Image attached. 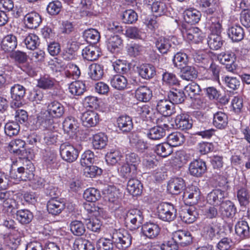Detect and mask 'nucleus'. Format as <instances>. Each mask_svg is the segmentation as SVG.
Masks as SVG:
<instances>
[{
  "mask_svg": "<svg viewBox=\"0 0 250 250\" xmlns=\"http://www.w3.org/2000/svg\"><path fill=\"white\" fill-rule=\"evenodd\" d=\"M176 209L169 203H161L157 208L156 215L159 219L165 222L173 221L176 217Z\"/></svg>",
  "mask_w": 250,
  "mask_h": 250,
  "instance_id": "nucleus-7",
  "label": "nucleus"
},
{
  "mask_svg": "<svg viewBox=\"0 0 250 250\" xmlns=\"http://www.w3.org/2000/svg\"><path fill=\"white\" fill-rule=\"evenodd\" d=\"M139 73L143 78L149 79L156 74L155 68L150 64H143L140 66Z\"/></svg>",
  "mask_w": 250,
  "mask_h": 250,
  "instance_id": "nucleus-52",
  "label": "nucleus"
},
{
  "mask_svg": "<svg viewBox=\"0 0 250 250\" xmlns=\"http://www.w3.org/2000/svg\"><path fill=\"white\" fill-rule=\"evenodd\" d=\"M140 158L134 152H128L125 155V163L121 167L120 172L124 177H134L137 174V165Z\"/></svg>",
  "mask_w": 250,
  "mask_h": 250,
  "instance_id": "nucleus-3",
  "label": "nucleus"
},
{
  "mask_svg": "<svg viewBox=\"0 0 250 250\" xmlns=\"http://www.w3.org/2000/svg\"><path fill=\"white\" fill-rule=\"evenodd\" d=\"M17 219L22 224L29 223L33 219L32 213L28 209H20L17 211Z\"/></svg>",
  "mask_w": 250,
  "mask_h": 250,
  "instance_id": "nucleus-58",
  "label": "nucleus"
},
{
  "mask_svg": "<svg viewBox=\"0 0 250 250\" xmlns=\"http://www.w3.org/2000/svg\"><path fill=\"white\" fill-rule=\"evenodd\" d=\"M185 183L181 178H174L170 179L167 185V189L172 194L180 193L185 188Z\"/></svg>",
  "mask_w": 250,
  "mask_h": 250,
  "instance_id": "nucleus-22",
  "label": "nucleus"
},
{
  "mask_svg": "<svg viewBox=\"0 0 250 250\" xmlns=\"http://www.w3.org/2000/svg\"><path fill=\"white\" fill-rule=\"evenodd\" d=\"M110 83L112 87L119 90L125 89L128 85L126 78L121 75H116L111 77Z\"/></svg>",
  "mask_w": 250,
  "mask_h": 250,
  "instance_id": "nucleus-36",
  "label": "nucleus"
},
{
  "mask_svg": "<svg viewBox=\"0 0 250 250\" xmlns=\"http://www.w3.org/2000/svg\"><path fill=\"white\" fill-rule=\"evenodd\" d=\"M107 137L104 133L100 132L93 135L92 145L95 149H102L107 145Z\"/></svg>",
  "mask_w": 250,
  "mask_h": 250,
  "instance_id": "nucleus-48",
  "label": "nucleus"
},
{
  "mask_svg": "<svg viewBox=\"0 0 250 250\" xmlns=\"http://www.w3.org/2000/svg\"><path fill=\"white\" fill-rule=\"evenodd\" d=\"M119 192L114 188H111L108 189L107 193L105 196V200L109 202V206L116 209L119 207L121 199L119 198Z\"/></svg>",
  "mask_w": 250,
  "mask_h": 250,
  "instance_id": "nucleus-25",
  "label": "nucleus"
},
{
  "mask_svg": "<svg viewBox=\"0 0 250 250\" xmlns=\"http://www.w3.org/2000/svg\"><path fill=\"white\" fill-rule=\"evenodd\" d=\"M83 196L87 202H91L84 204V209L89 214L103 218L107 216V212L104 208L93 203L101 197L100 191L98 189L93 188H87L84 191Z\"/></svg>",
  "mask_w": 250,
  "mask_h": 250,
  "instance_id": "nucleus-2",
  "label": "nucleus"
},
{
  "mask_svg": "<svg viewBox=\"0 0 250 250\" xmlns=\"http://www.w3.org/2000/svg\"><path fill=\"white\" fill-rule=\"evenodd\" d=\"M25 25L31 29L36 28L42 22L40 15L37 12H32L25 15L24 18Z\"/></svg>",
  "mask_w": 250,
  "mask_h": 250,
  "instance_id": "nucleus-29",
  "label": "nucleus"
},
{
  "mask_svg": "<svg viewBox=\"0 0 250 250\" xmlns=\"http://www.w3.org/2000/svg\"><path fill=\"white\" fill-rule=\"evenodd\" d=\"M73 248L74 250H95L94 245L90 241L82 238L75 240Z\"/></svg>",
  "mask_w": 250,
  "mask_h": 250,
  "instance_id": "nucleus-47",
  "label": "nucleus"
},
{
  "mask_svg": "<svg viewBox=\"0 0 250 250\" xmlns=\"http://www.w3.org/2000/svg\"><path fill=\"white\" fill-rule=\"evenodd\" d=\"M126 223H131L134 226L133 228H138L143 223L144 215L142 210L132 208L128 210L125 217Z\"/></svg>",
  "mask_w": 250,
  "mask_h": 250,
  "instance_id": "nucleus-13",
  "label": "nucleus"
},
{
  "mask_svg": "<svg viewBox=\"0 0 250 250\" xmlns=\"http://www.w3.org/2000/svg\"><path fill=\"white\" fill-rule=\"evenodd\" d=\"M160 231V227L152 222H147L142 227L143 235L149 239L156 238L159 235Z\"/></svg>",
  "mask_w": 250,
  "mask_h": 250,
  "instance_id": "nucleus-16",
  "label": "nucleus"
},
{
  "mask_svg": "<svg viewBox=\"0 0 250 250\" xmlns=\"http://www.w3.org/2000/svg\"><path fill=\"white\" fill-rule=\"evenodd\" d=\"M88 75L93 80H100L104 75L103 66L99 63H92L88 66Z\"/></svg>",
  "mask_w": 250,
  "mask_h": 250,
  "instance_id": "nucleus-32",
  "label": "nucleus"
},
{
  "mask_svg": "<svg viewBox=\"0 0 250 250\" xmlns=\"http://www.w3.org/2000/svg\"><path fill=\"white\" fill-rule=\"evenodd\" d=\"M223 233L221 224L217 221H207L202 230L203 237L208 241L218 240Z\"/></svg>",
  "mask_w": 250,
  "mask_h": 250,
  "instance_id": "nucleus-4",
  "label": "nucleus"
},
{
  "mask_svg": "<svg viewBox=\"0 0 250 250\" xmlns=\"http://www.w3.org/2000/svg\"><path fill=\"white\" fill-rule=\"evenodd\" d=\"M85 85L83 82L76 81L71 82L68 86L70 93L73 96H79L85 91Z\"/></svg>",
  "mask_w": 250,
  "mask_h": 250,
  "instance_id": "nucleus-45",
  "label": "nucleus"
},
{
  "mask_svg": "<svg viewBox=\"0 0 250 250\" xmlns=\"http://www.w3.org/2000/svg\"><path fill=\"white\" fill-rule=\"evenodd\" d=\"M172 62L175 67L178 69H182L188 64V55L185 53L177 52L174 56Z\"/></svg>",
  "mask_w": 250,
  "mask_h": 250,
  "instance_id": "nucleus-49",
  "label": "nucleus"
},
{
  "mask_svg": "<svg viewBox=\"0 0 250 250\" xmlns=\"http://www.w3.org/2000/svg\"><path fill=\"white\" fill-rule=\"evenodd\" d=\"M24 43L27 49H35L40 44V40L38 36L35 34L30 33L26 36Z\"/></svg>",
  "mask_w": 250,
  "mask_h": 250,
  "instance_id": "nucleus-63",
  "label": "nucleus"
},
{
  "mask_svg": "<svg viewBox=\"0 0 250 250\" xmlns=\"http://www.w3.org/2000/svg\"><path fill=\"white\" fill-rule=\"evenodd\" d=\"M122 158V153L118 150H111L105 156L106 162L108 165L112 166L118 163L120 164Z\"/></svg>",
  "mask_w": 250,
  "mask_h": 250,
  "instance_id": "nucleus-53",
  "label": "nucleus"
},
{
  "mask_svg": "<svg viewBox=\"0 0 250 250\" xmlns=\"http://www.w3.org/2000/svg\"><path fill=\"white\" fill-rule=\"evenodd\" d=\"M62 126L65 132L70 135H72L76 133L78 128L77 121L73 117H67L64 119Z\"/></svg>",
  "mask_w": 250,
  "mask_h": 250,
  "instance_id": "nucleus-39",
  "label": "nucleus"
},
{
  "mask_svg": "<svg viewBox=\"0 0 250 250\" xmlns=\"http://www.w3.org/2000/svg\"><path fill=\"white\" fill-rule=\"evenodd\" d=\"M39 127L44 130L43 133V140L45 144L48 145L54 144L57 142V132H56L57 124H54V128L50 129L47 128L43 127L41 125H37Z\"/></svg>",
  "mask_w": 250,
  "mask_h": 250,
  "instance_id": "nucleus-24",
  "label": "nucleus"
},
{
  "mask_svg": "<svg viewBox=\"0 0 250 250\" xmlns=\"http://www.w3.org/2000/svg\"><path fill=\"white\" fill-rule=\"evenodd\" d=\"M33 169H34L33 167L31 169H28L23 167H20L18 168L17 171L11 170L10 171V176L11 179L15 180L16 182L30 181L34 176Z\"/></svg>",
  "mask_w": 250,
  "mask_h": 250,
  "instance_id": "nucleus-14",
  "label": "nucleus"
},
{
  "mask_svg": "<svg viewBox=\"0 0 250 250\" xmlns=\"http://www.w3.org/2000/svg\"><path fill=\"white\" fill-rule=\"evenodd\" d=\"M227 115L222 111H218L213 114V125L218 129H224L228 125Z\"/></svg>",
  "mask_w": 250,
  "mask_h": 250,
  "instance_id": "nucleus-37",
  "label": "nucleus"
},
{
  "mask_svg": "<svg viewBox=\"0 0 250 250\" xmlns=\"http://www.w3.org/2000/svg\"><path fill=\"white\" fill-rule=\"evenodd\" d=\"M176 106L169 99H164L158 101L156 109L165 117L170 116L176 112Z\"/></svg>",
  "mask_w": 250,
  "mask_h": 250,
  "instance_id": "nucleus-15",
  "label": "nucleus"
},
{
  "mask_svg": "<svg viewBox=\"0 0 250 250\" xmlns=\"http://www.w3.org/2000/svg\"><path fill=\"white\" fill-rule=\"evenodd\" d=\"M186 95L184 92L175 89L170 91L168 94V99L174 104H179L184 101Z\"/></svg>",
  "mask_w": 250,
  "mask_h": 250,
  "instance_id": "nucleus-55",
  "label": "nucleus"
},
{
  "mask_svg": "<svg viewBox=\"0 0 250 250\" xmlns=\"http://www.w3.org/2000/svg\"><path fill=\"white\" fill-rule=\"evenodd\" d=\"M183 196L190 205L196 204L200 199V191L197 187L191 186L186 189Z\"/></svg>",
  "mask_w": 250,
  "mask_h": 250,
  "instance_id": "nucleus-19",
  "label": "nucleus"
},
{
  "mask_svg": "<svg viewBox=\"0 0 250 250\" xmlns=\"http://www.w3.org/2000/svg\"><path fill=\"white\" fill-rule=\"evenodd\" d=\"M17 46V38L12 34L7 35L4 37L1 42V48L5 52L13 51Z\"/></svg>",
  "mask_w": 250,
  "mask_h": 250,
  "instance_id": "nucleus-27",
  "label": "nucleus"
},
{
  "mask_svg": "<svg viewBox=\"0 0 250 250\" xmlns=\"http://www.w3.org/2000/svg\"><path fill=\"white\" fill-rule=\"evenodd\" d=\"M176 127L181 130H187L192 126V120L188 115L182 113L176 116L175 119Z\"/></svg>",
  "mask_w": 250,
  "mask_h": 250,
  "instance_id": "nucleus-23",
  "label": "nucleus"
},
{
  "mask_svg": "<svg viewBox=\"0 0 250 250\" xmlns=\"http://www.w3.org/2000/svg\"><path fill=\"white\" fill-rule=\"evenodd\" d=\"M189 173L194 176H201L207 170L206 163L201 159L192 161L188 167Z\"/></svg>",
  "mask_w": 250,
  "mask_h": 250,
  "instance_id": "nucleus-20",
  "label": "nucleus"
},
{
  "mask_svg": "<svg viewBox=\"0 0 250 250\" xmlns=\"http://www.w3.org/2000/svg\"><path fill=\"white\" fill-rule=\"evenodd\" d=\"M106 46L107 49L112 53L118 52L122 46V40L121 37L114 34H106Z\"/></svg>",
  "mask_w": 250,
  "mask_h": 250,
  "instance_id": "nucleus-17",
  "label": "nucleus"
},
{
  "mask_svg": "<svg viewBox=\"0 0 250 250\" xmlns=\"http://www.w3.org/2000/svg\"><path fill=\"white\" fill-rule=\"evenodd\" d=\"M60 153L62 159L68 163L75 162L79 156L78 149L68 142H65L61 145Z\"/></svg>",
  "mask_w": 250,
  "mask_h": 250,
  "instance_id": "nucleus-8",
  "label": "nucleus"
},
{
  "mask_svg": "<svg viewBox=\"0 0 250 250\" xmlns=\"http://www.w3.org/2000/svg\"><path fill=\"white\" fill-rule=\"evenodd\" d=\"M158 161L155 155L145 154L142 160L143 168L146 170H150L157 166Z\"/></svg>",
  "mask_w": 250,
  "mask_h": 250,
  "instance_id": "nucleus-57",
  "label": "nucleus"
},
{
  "mask_svg": "<svg viewBox=\"0 0 250 250\" xmlns=\"http://www.w3.org/2000/svg\"><path fill=\"white\" fill-rule=\"evenodd\" d=\"M167 143L171 147H176L182 145L185 141V137L182 133L174 132L167 137Z\"/></svg>",
  "mask_w": 250,
  "mask_h": 250,
  "instance_id": "nucleus-43",
  "label": "nucleus"
},
{
  "mask_svg": "<svg viewBox=\"0 0 250 250\" xmlns=\"http://www.w3.org/2000/svg\"><path fill=\"white\" fill-rule=\"evenodd\" d=\"M155 151L158 155L166 157L172 152V148L167 142L157 145L155 146Z\"/></svg>",
  "mask_w": 250,
  "mask_h": 250,
  "instance_id": "nucleus-62",
  "label": "nucleus"
},
{
  "mask_svg": "<svg viewBox=\"0 0 250 250\" xmlns=\"http://www.w3.org/2000/svg\"><path fill=\"white\" fill-rule=\"evenodd\" d=\"M82 55L83 59L94 61L99 58L100 52L98 48L93 46H87L82 50Z\"/></svg>",
  "mask_w": 250,
  "mask_h": 250,
  "instance_id": "nucleus-40",
  "label": "nucleus"
},
{
  "mask_svg": "<svg viewBox=\"0 0 250 250\" xmlns=\"http://www.w3.org/2000/svg\"><path fill=\"white\" fill-rule=\"evenodd\" d=\"M83 35L85 41L91 44L96 43L100 39L99 32L97 30L93 28L85 30Z\"/></svg>",
  "mask_w": 250,
  "mask_h": 250,
  "instance_id": "nucleus-56",
  "label": "nucleus"
},
{
  "mask_svg": "<svg viewBox=\"0 0 250 250\" xmlns=\"http://www.w3.org/2000/svg\"><path fill=\"white\" fill-rule=\"evenodd\" d=\"M223 41L219 35L211 34L208 40V43L211 49L218 50L223 45Z\"/></svg>",
  "mask_w": 250,
  "mask_h": 250,
  "instance_id": "nucleus-64",
  "label": "nucleus"
},
{
  "mask_svg": "<svg viewBox=\"0 0 250 250\" xmlns=\"http://www.w3.org/2000/svg\"><path fill=\"white\" fill-rule=\"evenodd\" d=\"M65 208V204L63 201L55 199L50 200L47 204V208L49 213L53 215L60 214Z\"/></svg>",
  "mask_w": 250,
  "mask_h": 250,
  "instance_id": "nucleus-28",
  "label": "nucleus"
},
{
  "mask_svg": "<svg viewBox=\"0 0 250 250\" xmlns=\"http://www.w3.org/2000/svg\"><path fill=\"white\" fill-rule=\"evenodd\" d=\"M119 129L124 132H128L133 128V123L130 117L127 115L121 116L117 120Z\"/></svg>",
  "mask_w": 250,
  "mask_h": 250,
  "instance_id": "nucleus-42",
  "label": "nucleus"
},
{
  "mask_svg": "<svg viewBox=\"0 0 250 250\" xmlns=\"http://www.w3.org/2000/svg\"><path fill=\"white\" fill-rule=\"evenodd\" d=\"M22 234L19 229L11 230L5 239L4 248L0 246V250H15L20 243Z\"/></svg>",
  "mask_w": 250,
  "mask_h": 250,
  "instance_id": "nucleus-9",
  "label": "nucleus"
},
{
  "mask_svg": "<svg viewBox=\"0 0 250 250\" xmlns=\"http://www.w3.org/2000/svg\"><path fill=\"white\" fill-rule=\"evenodd\" d=\"M10 93L11 98L13 102L11 104L12 108H17L22 105L21 100L23 99L25 94V89L21 85L19 84H14L11 87Z\"/></svg>",
  "mask_w": 250,
  "mask_h": 250,
  "instance_id": "nucleus-12",
  "label": "nucleus"
},
{
  "mask_svg": "<svg viewBox=\"0 0 250 250\" xmlns=\"http://www.w3.org/2000/svg\"><path fill=\"white\" fill-rule=\"evenodd\" d=\"M70 229L71 232L76 236H82L85 232V228L81 221L74 220L70 223Z\"/></svg>",
  "mask_w": 250,
  "mask_h": 250,
  "instance_id": "nucleus-59",
  "label": "nucleus"
},
{
  "mask_svg": "<svg viewBox=\"0 0 250 250\" xmlns=\"http://www.w3.org/2000/svg\"><path fill=\"white\" fill-rule=\"evenodd\" d=\"M222 21L219 18L211 17L208 22V28L211 34L219 35L222 31Z\"/></svg>",
  "mask_w": 250,
  "mask_h": 250,
  "instance_id": "nucleus-54",
  "label": "nucleus"
},
{
  "mask_svg": "<svg viewBox=\"0 0 250 250\" xmlns=\"http://www.w3.org/2000/svg\"><path fill=\"white\" fill-rule=\"evenodd\" d=\"M198 214L195 208L190 207L188 209H184L181 211L180 217L183 222L186 223H192L197 218Z\"/></svg>",
  "mask_w": 250,
  "mask_h": 250,
  "instance_id": "nucleus-34",
  "label": "nucleus"
},
{
  "mask_svg": "<svg viewBox=\"0 0 250 250\" xmlns=\"http://www.w3.org/2000/svg\"><path fill=\"white\" fill-rule=\"evenodd\" d=\"M225 192L220 189H215L208 194L207 202L213 206H220L224 202L225 197Z\"/></svg>",
  "mask_w": 250,
  "mask_h": 250,
  "instance_id": "nucleus-21",
  "label": "nucleus"
},
{
  "mask_svg": "<svg viewBox=\"0 0 250 250\" xmlns=\"http://www.w3.org/2000/svg\"><path fill=\"white\" fill-rule=\"evenodd\" d=\"M183 38L188 42L193 43H199L204 39L202 31L197 27H191L182 30Z\"/></svg>",
  "mask_w": 250,
  "mask_h": 250,
  "instance_id": "nucleus-10",
  "label": "nucleus"
},
{
  "mask_svg": "<svg viewBox=\"0 0 250 250\" xmlns=\"http://www.w3.org/2000/svg\"><path fill=\"white\" fill-rule=\"evenodd\" d=\"M183 16L186 22L194 24L198 23L200 20L201 14L196 9L190 8L185 10Z\"/></svg>",
  "mask_w": 250,
  "mask_h": 250,
  "instance_id": "nucleus-31",
  "label": "nucleus"
},
{
  "mask_svg": "<svg viewBox=\"0 0 250 250\" xmlns=\"http://www.w3.org/2000/svg\"><path fill=\"white\" fill-rule=\"evenodd\" d=\"M181 69V78L186 81H192L198 76V72L194 67L186 66Z\"/></svg>",
  "mask_w": 250,
  "mask_h": 250,
  "instance_id": "nucleus-51",
  "label": "nucleus"
},
{
  "mask_svg": "<svg viewBox=\"0 0 250 250\" xmlns=\"http://www.w3.org/2000/svg\"><path fill=\"white\" fill-rule=\"evenodd\" d=\"M174 240L181 246H186L192 242V238L190 233L186 230H178L173 234Z\"/></svg>",
  "mask_w": 250,
  "mask_h": 250,
  "instance_id": "nucleus-30",
  "label": "nucleus"
},
{
  "mask_svg": "<svg viewBox=\"0 0 250 250\" xmlns=\"http://www.w3.org/2000/svg\"><path fill=\"white\" fill-rule=\"evenodd\" d=\"M228 34L233 42H237L243 39L244 32L240 25L235 24L228 29Z\"/></svg>",
  "mask_w": 250,
  "mask_h": 250,
  "instance_id": "nucleus-35",
  "label": "nucleus"
},
{
  "mask_svg": "<svg viewBox=\"0 0 250 250\" xmlns=\"http://www.w3.org/2000/svg\"><path fill=\"white\" fill-rule=\"evenodd\" d=\"M217 59L219 62L226 65L227 70L230 72H234L236 70V65L235 63L236 55L234 52L226 51L222 52L217 56Z\"/></svg>",
  "mask_w": 250,
  "mask_h": 250,
  "instance_id": "nucleus-11",
  "label": "nucleus"
},
{
  "mask_svg": "<svg viewBox=\"0 0 250 250\" xmlns=\"http://www.w3.org/2000/svg\"><path fill=\"white\" fill-rule=\"evenodd\" d=\"M163 125L164 127L157 125L150 129L147 133V137L154 140H160L163 138L166 135V129L168 127V125L165 124Z\"/></svg>",
  "mask_w": 250,
  "mask_h": 250,
  "instance_id": "nucleus-38",
  "label": "nucleus"
},
{
  "mask_svg": "<svg viewBox=\"0 0 250 250\" xmlns=\"http://www.w3.org/2000/svg\"><path fill=\"white\" fill-rule=\"evenodd\" d=\"M46 110L41 112L38 117L36 124L43 127L50 129L54 128L55 120L62 117L65 113V108L57 100L50 101L45 104Z\"/></svg>",
  "mask_w": 250,
  "mask_h": 250,
  "instance_id": "nucleus-1",
  "label": "nucleus"
},
{
  "mask_svg": "<svg viewBox=\"0 0 250 250\" xmlns=\"http://www.w3.org/2000/svg\"><path fill=\"white\" fill-rule=\"evenodd\" d=\"M115 246L119 250H125L132 244V236L128 231L124 229H114L110 233Z\"/></svg>",
  "mask_w": 250,
  "mask_h": 250,
  "instance_id": "nucleus-5",
  "label": "nucleus"
},
{
  "mask_svg": "<svg viewBox=\"0 0 250 250\" xmlns=\"http://www.w3.org/2000/svg\"><path fill=\"white\" fill-rule=\"evenodd\" d=\"M125 36L130 39L144 40L146 36L144 32L136 27H129L126 29Z\"/></svg>",
  "mask_w": 250,
  "mask_h": 250,
  "instance_id": "nucleus-61",
  "label": "nucleus"
},
{
  "mask_svg": "<svg viewBox=\"0 0 250 250\" xmlns=\"http://www.w3.org/2000/svg\"><path fill=\"white\" fill-rule=\"evenodd\" d=\"M155 46L162 54H167L171 46V41L168 38L160 37L157 39Z\"/></svg>",
  "mask_w": 250,
  "mask_h": 250,
  "instance_id": "nucleus-46",
  "label": "nucleus"
},
{
  "mask_svg": "<svg viewBox=\"0 0 250 250\" xmlns=\"http://www.w3.org/2000/svg\"><path fill=\"white\" fill-rule=\"evenodd\" d=\"M152 96V91L146 86L139 87L135 92V97L139 101L147 102Z\"/></svg>",
  "mask_w": 250,
  "mask_h": 250,
  "instance_id": "nucleus-33",
  "label": "nucleus"
},
{
  "mask_svg": "<svg viewBox=\"0 0 250 250\" xmlns=\"http://www.w3.org/2000/svg\"><path fill=\"white\" fill-rule=\"evenodd\" d=\"M81 120L83 126L87 127H94L99 123L100 117L96 112L87 110L82 114Z\"/></svg>",
  "mask_w": 250,
  "mask_h": 250,
  "instance_id": "nucleus-18",
  "label": "nucleus"
},
{
  "mask_svg": "<svg viewBox=\"0 0 250 250\" xmlns=\"http://www.w3.org/2000/svg\"><path fill=\"white\" fill-rule=\"evenodd\" d=\"M219 210L223 217L232 218L236 213V208L232 202L226 200L220 205Z\"/></svg>",
  "mask_w": 250,
  "mask_h": 250,
  "instance_id": "nucleus-26",
  "label": "nucleus"
},
{
  "mask_svg": "<svg viewBox=\"0 0 250 250\" xmlns=\"http://www.w3.org/2000/svg\"><path fill=\"white\" fill-rule=\"evenodd\" d=\"M90 218L86 220V225L87 229L93 232L99 233L101 231L102 222L98 217L100 216H97L92 215L89 214ZM106 216L105 217V218ZM101 218H103L101 217ZM105 218V217L104 218Z\"/></svg>",
  "mask_w": 250,
  "mask_h": 250,
  "instance_id": "nucleus-44",
  "label": "nucleus"
},
{
  "mask_svg": "<svg viewBox=\"0 0 250 250\" xmlns=\"http://www.w3.org/2000/svg\"><path fill=\"white\" fill-rule=\"evenodd\" d=\"M142 185L138 180L132 178L127 182L126 189L128 192L133 196H138L141 194Z\"/></svg>",
  "mask_w": 250,
  "mask_h": 250,
  "instance_id": "nucleus-41",
  "label": "nucleus"
},
{
  "mask_svg": "<svg viewBox=\"0 0 250 250\" xmlns=\"http://www.w3.org/2000/svg\"><path fill=\"white\" fill-rule=\"evenodd\" d=\"M10 57L14 61L15 64L29 76H33L35 74V68L32 63L28 61V56L23 52L17 51L12 53Z\"/></svg>",
  "mask_w": 250,
  "mask_h": 250,
  "instance_id": "nucleus-6",
  "label": "nucleus"
},
{
  "mask_svg": "<svg viewBox=\"0 0 250 250\" xmlns=\"http://www.w3.org/2000/svg\"><path fill=\"white\" fill-rule=\"evenodd\" d=\"M25 145V142L21 139L13 140L9 144V150L11 153L20 154L23 150Z\"/></svg>",
  "mask_w": 250,
  "mask_h": 250,
  "instance_id": "nucleus-60",
  "label": "nucleus"
},
{
  "mask_svg": "<svg viewBox=\"0 0 250 250\" xmlns=\"http://www.w3.org/2000/svg\"><path fill=\"white\" fill-rule=\"evenodd\" d=\"M235 232L242 238L247 237L250 234V227L247 222L239 221L235 225Z\"/></svg>",
  "mask_w": 250,
  "mask_h": 250,
  "instance_id": "nucleus-50",
  "label": "nucleus"
}]
</instances>
